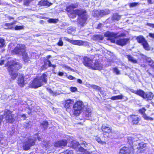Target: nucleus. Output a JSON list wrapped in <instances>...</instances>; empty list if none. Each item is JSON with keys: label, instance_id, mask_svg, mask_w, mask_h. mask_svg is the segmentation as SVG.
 Returning <instances> with one entry per match:
<instances>
[{"label": "nucleus", "instance_id": "1a4fd4ad", "mask_svg": "<svg viewBox=\"0 0 154 154\" xmlns=\"http://www.w3.org/2000/svg\"><path fill=\"white\" fill-rule=\"evenodd\" d=\"M140 96L146 100H151L154 97L153 94L151 92H144L142 90L141 91L139 92Z\"/></svg>", "mask_w": 154, "mask_h": 154}, {"label": "nucleus", "instance_id": "72a5a7b5", "mask_svg": "<svg viewBox=\"0 0 154 154\" xmlns=\"http://www.w3.org/2000/svg\"><path fill=\"white\" fill-rule=\"evenodd\" d=\"M121 16L118 15L117 14H114L112 17L113 20L118 21L121 18Z\"/></svg>", "mask_w": 154, "mask_h": 154}, {"label": "nucleus", "instance_id": "13d9d810", "mask_svg": "<svg viewBox=\"0 0 154 154\" xmlns=\"http://www.w3.org/2000/svg\"><path fill=\"white\" fill-rule=\"evenodd\" d=\"M149 36L152 38H154V33H149Z\"/></svg>", "mask_w": 154, "mask_h": 154}, {"label": "nucleus", "instance_id": "4468645a", "mask_svg": "<svg viewBox=\"0 0 154 154\" xmlns=\"http://www.w3.org/2000/svg\"><path fill=\"white\" fill-rule=\"evenodd\" d=\"M94 12L96 16H99L101 17L104 15L108 14L110 13L109 10L107 9H104L99 11L97 10L95 11Z\"/></svg>", "mask_w": 154, "mask_h": 154}, {"label": "nucleus", "instance_id": "c9c22d12", "mask_svg": "<svg viewBox=\"0 0 154 154\" xmlns=\"http://www.w3.org/2000/svg\"><path fill=\"white\" fill-rule=\"evenodd\" d=\"M146 109L144 108H142L141 109H140L139 110V112L141 113L143 117L145 119V118L144 117V116L145 115L146 116H147L146 114L145 113V112Z\"/></svg>", "mask_w": 154, "mask_h": 154}, {"label": "nucleus", "instance_id": "680f3d73", "mask_svg": "<svg viewBox=\"0 0 154 154\" xmlns=\"http://www.w3.org/2000/svg\"><path fill=\"white\" fill-rule=\"evenodd\" d=\"M77 82L80 83V84H82V81L80 79H78L77 80Z\"/></svg>", "mask_w": 154, "mask_h": 154}, {"label": "nucleus", "instance_id": "09e8293b", "mask_svg": "<svg viewBox=\"0 0 154 154\" xmlns=\"http://www.w3.org/2000/svg\"><path fill=\"white\" fill-rule=\"evenodd\" d=\"M57 44L58 46H62L63 45V42L62 41L61 37L60 38L59 41L57 43Z\"/></svg>", "mask_w": 154, "mask_h": 154}, {"label": "nucleus", "instance_id": "c03bdc74", "mask_svg": "<svg viewBox=\"0 0 154 154\" xmlns=\"http://www.w3.org/2000/svg\"><path fill=\"white\" fill-rule=\"evenodd\" d=\"M0 48L3 47L5 44V40L2 38H0Z\"/></svg>", "mask_w": 154, "mask_h": 154}, {"label": "nucleus", "instance_id": "a18cd8bd", "mask_svg": "<svg viewBox=\"0 0 154 154\" xmlns=\"http://www.w3.org/2000/svg\"><path fill=\"white\" fill-rule=\"evenodd\" d=\"M138 4V3L137 2H133L130 3L129 5V6L130 8H133L136 7Z\"/></svg>", "mask_w": 154, "mask_h": 154}, {"label": "nucleus", "instance_id": "79ce46f5", "mask_svg": "<svg viewBox=\"0 0 154 154\" xmlns=\"http://www.w3.org/2000/svg\"><path fill=\"white\" fill-rule=\"evenodd\" d=\"M134 139L131 137H128V142L129 144L131 145L134 141Z\"/></svg>", "mask_w": 154, "mask_h": 154}, {"label": "nucleus", "instance_id": "e433bc0d", "mask_svg": "<svg viewBox=\"0 0 154 154\" xmlns=\"http://www.w3.org/2000/svg\"><path fill=\"white\" fill-rule=\"evenodd\" d=\"M48 21L49 23H57L58 21V20L57 19H50Z\"/></svg>", "mask_w": 154, "mask_h": 154}, {"label": "nucleus", "instance_id": "3c124183", "mask_svg": "<svg viewBox=\"0 0 154 154\" xmlns=\"http://www.w3.org/2000/svg\"><path fill=\"white\" fill-rule=\"evenodd\" d=\"M64 154H73V152L72 150L68 149L64 152Z\"/></svg>", "mask_w": 154, "mask_h": 154}, {"label": "nucleus", "instance_id": "de8ad7c7", "mask_svg": "<svg viewBox=\"0 0 154 154\" xmlns=\"http://www.w3.org/2000/svg\"><path fill=\"white\" fill-rule=\"evenodd\" d=\"M75 30V28L69 27L67 30V32L68 33H71Z\"/></svg>", "mask_w": 154, "mask_h": 154}, {"label": "nucleus", "instance_id": "bf43d9fd", "mask_svg": "<svg viewBox=\"0 0 154 154\" xmlns=\"http://www.w3.org/2000/svg\"><path fill=\"white\" fill-rule=\"evenodd\" d=\"M68 78L70 80H73L74 79H75V77H73V76L71 75H69L68 77Z\"/></svg>", "mask_w": 154, "mask_h": 154}, {"label": "nucleus", "instance_id": "052dcab7", "mask_svg": "<svg viewBox=\"0 0 154 154\" xmlns=\"http://www.w3.org/2000/svg\"><path fill=\"white\" fill-rule=\"evenodd\" d=\"M149 70L147 71L148 74L149 75H151L152 76V77L154 78V73H152L150 72Z\"/></svg>", "mask_w": 154, "mask_h": 154}, {"label": "nucleus", "instance_id": "4d7b16f0", "mask_svg": "<svg viewBox=\"0 0 154 154\" xmlns=\"http://www.w3.org/2000/svg\"><path fill=\"white\" fill-rule=\"evenodd\" d=\"M146 25L150 27L154 28V24H152L149 23H147Z\"/></svg>", "mask_w": 154, "mask_h": 154}, {"label": "nucleus", "instance_id": "8fccbe9b", "mask_svg": "<svg viewBox=\"0 0 154 154\" xmlns=\"http://www.w3.org/2000/svg\"><path fill=\"white\" fill-rule=\"evenodd\" d=\"M142 90L139 89V90H137V91H135L133 90H131V91L132 92H133V93L136 94L139 96H140V94L139 92L140 91H141Z\"/></svg>", "mask_w": 154, "mask_h": 154}, {"label": "nucleus", "instance_id": "a878e982", "mask_svg": "<svg viewBox=\"0 0 154 154\" xmlns=\"http://www.w3.org/2000/svg\"><path fill=\"white\" fill-rule=\"evenodd\" d=\"M40 126L43 130L46 129L48 126V123L47 121H42L40 122Z\"/></svg>", "mask_w": 154, "mask_h": 154}, {"label": "nucleus", "instance_id": "473e14b6", "mask_svg": "<svg viewBox=\"0 0 154 154\" xmlns=\"http://www.w3.org/2000/svg\"><path fill=\"white\" fill-rule=\"evenodd\" d=\"M151 117H149L144 115V117L145 118V119L146 120H153L154 119V113L151 114Z\"/></svg>", "mask_w": 154, "mask_h": 154}, {"label": "nucleus", "instance_id": "0eeeda50", "mask_svg": "<svg viewBox=\"0 0 154 154\" xmlns=\"http://www.w3.org/2000/svg\"><path fill=\"white\" fill-rule=\"evenodd\" d=\"M136 39L138 43H140L143 45L146 50L148 51L150 50V47L143 36L139 35L137 37Z\"/></svg>", "mask_w": 154, "mask_h": 154}, {"label": "nucleus", "instance_id": "6e6552de", "mask_svg": "<svg viewBox=\"0 0 154 154\" xmlns=\"http://www.w3.org/2000/svg\"><path fill=\"white\" fill-rule=\"evenodd\" d=\"M2 113H4L3 117L7 122L11 123L15 121V117H14V115L11 114L9 110H6Z\"/></svg>", "mask_w": 154, "mask_h": 154}, {"label": "nucleus", "instance_id": "6ab92c4d", "mask_svg": "<svg viewBox=\"0 0 154 154\" xmlns=\"http://www.w3.org/2000/svg\"><path fill=\"white\" fill-rule=\"evenodd\" d=\"M72 44L79 46L87 45H88V43L87 42L85 41H83L82 40H73Z\"/></svg>", "mask_w": 154, "mask_h": 154}, {"label": "nucleus", "instance_id": "bb28decb", "mask_svg": "<svg viewBox=\"0 0 154 154\" xmlns=\"http://www.w3.org/2000/svg\"><path fill=\"white\" fill-rule=\"evenodd\" d=\"M146 60L148 63L149 65L151 67L152 69V71L154 72V61L150 58H148L146 59Z\"/></svg>", "mask_w": 154, "mask_h": 154}, {"label": "nucleus", "instance_id": "7c9ffc66", "mask_svg": "<svg viewBox=\"0 0 154 154\" xmlns=\"http://www.w3.org/2000/svg\"><path fill=\"white\" fill-rule=\"evenodd\" d=\"M23 58L25 62H28L29 60V57L28 56L27 53H26V51L22 54Z\"/></svg>", "mask_w": 154, "mask_h": 154}, {"label": "nucleus", "instance_id": "423d86ee", "mask_svg": "<svg viewBox=\"0 0 154 154\" xmlns=\"http://www.w3.org/2000/svg\"><path fill=\"white\" fill-rule=\"evenodd\" d=\"M125 35L123 33L117 35V34L110 32H105L104 34V36L108 38L112 43L115 42H116V38L117 37H124Z\"/></svg>", "mask_w": 154, "mask_h": 154}, {"label": "nucleus", "instance_id": "4c0bfd02", "mask_svg": "<svg viewBox=\"0 0 154 154\" xmlns=\"http://www.w3.org/2000/svg\"><path fill=\"white\" fill-rule=\"evenodd\" d=\"M95 38L96 40H102L103 39V37L101 35H97L95 36Z\"/></svg>", "mask_w": 154, "mask_h": 154}, {"label": "nucleus", "instance_id": "6e6d98bb", "mask_svg": "<svg viewBox=\"0 0 154 154\" xmlns=\"http://www.w3.org/2000/svg\"><path fill=\"white\" fill-rule=\"evenodd\" d=\"M44 63L45 64H48V66L49 67L51 66L52 65V64H51V61L48 60H47L45 61L44 62Z\"/></svg>", "mask_w": 154, "mask_h": 154}, {"label": "nucleus", "instance_id": "f03ea898", "mask_svg": "<svg viewBox=\"0 0 154 154\" xmlns=\"http://www.w3.org/2000/svg\"><path fill=\"white\" fill-rule=\"evenodd\" d=\"M47 82V75L46 74H43L40 77L34 79L32 82L29 83V86L31 88H36Z\"/></svg>", "mask_w": 154, "mask_h": 154}, {"label": "nucleus", "instance_id": "2eb2a0df", "mask_svg": "<svg viewBox=\"0 0 154 154\" xmlns=\"http://www.w3.org/2000/svg\"><path fill=\"white\" fill-rule=\"evenodd\" d=\"M103 65L101 63L98 61H95L93 62L91 69L101 70L103 69Z\"/></svg>", "mask_w": 154, "mask_h": 154}, {"label": "nucleus", "instance_id": "20e7f679", "mask_svg": "<svg viewBox=\"0 0 154 154\" xmlns=\"http://www.w3.org/2000/svg\"><path fill=\"white\" fill-rule=\"evenodd\" d=\"M84 107V103L82 101L76 102L73 106V114L76 116H79L82 112Z\"/></svg>", "mask_w": 154, "mask_h": 154}, {"label": "nucleus", "instance_id": "5701e85b", "mask_svg": "<svg viewBox=\"0 0 154 154\" xmlns=\"http://www.w3.org/2000/svg\"><path fill=\"white\" fill-rule=\"evenodd\" d=\"M74 102L72 100L68 99L65 101L64 107L66 108H69L74 104Z\"/></svg>", "mask_w": 154, "mask_h": 154}, {"label": "nucleus", "instance_id": "f704fd0d", "mask_svg": "<svg viewBox=\"0 0 154 154\" xmlns=\"http://www.w3.org/2000/svg\"><path fill=\"white\" fill-rule=\"evenodd\" d=\"M14 23H6L5 24V26H7V29H12L13 28V25Z\"/></svg>", "mask_w": 154, "mask_h": 154}, {"label": "nucleus", "instance_id": "f8f14e48", "mask_svg": "<svg viewBox=\"0 0 154 154\" xmlns=\"http://www.w3.org/2000/svg\"><path fill=\"white\" fill-rule=\"evenodd\" d=\"M35 139H29L27 141L23 143V149L26 150H28L30 148V146L35 144Z\"/></svg>", "mask_w": 154, "mask_h": 154}, {"label": "nucleus", "instance_id": "ea45409f", "mask_svg": "<svg viewBox=\"0 0 154 154\" xmlns=\"http://www.w3.org/2000/svg\"><path fill=\"white\" fill-rule=\"evenodd\" d=\"M95 139L98 142V143H99L102 144L103 145L106 144V142H105L102 141L101 140L100 138L99 137H95Z\"/></svg>", "mask_w": 154, "mask_h": 154}, {"label": "nucleus", "instance_id": "aec40b11", "mask_svg": "<svg viewBox=\"0 0 154 154\" xmlns=\"http://www.w3.org/2000/svg\"><path fill=\"white\" fill-rule=\"evenodd\" d=\"M17 83L21 87H23L24 85V77L22 74L20 75L18 78Z\"/></svg>", "mask_w": 154, "mask_h": 154}, {"label": "nucleus", "instance_id": "2f4dec72", "mask_svg": "<svg viewBox=\"0 0 154 154\" xmlns=\"http://www.w3.org/2000/svg\"><path fill=\"white\" fill-rule=\"evenodd\" d=\"M85 113L86 116L87 117L91 116L92 114L91 111V109L88 108H86Z\"/></svg>", "mask_w": 154, "mask_h": 154}, {"label": "nucleus", "instance_id": "ddd939ff", "mask_svg": "<svg viewBox=\"0 0 154 154\" xmlns=\"http://www.w3.org/2000/svg\"><path fill=\"white\" fill-rule=\"evenodd\" d=\"M120 154H133V149L132 148H130L124 147L120 151Z\"/></svg>", "mask_w": 154, "mask_h": 154}, {"label": "nucleus", "instance_id": "4be33fe9", "mask_svg": "<svg viewBox=\"0 0 154 154\" xmlns=\"http://www.w3.org/2000/svg\"><path fill=\"white\" fill-rule=\"evenodd\" d=\"M146 148V144L143 143V142H141L139 144L137 149H138L139 152H142L144 151Z\"/></svg>", "mask_w": 154, "mask_h": 154}, {"label": "nucleus", "instance_id": "a211bd4d", "mask_svg": "<svg viewBox=\"0 0 154 154\" xmlns=\"http://www.w3.org/2000/svg\"><path fill=\"white\" fill-rule=\"evenodd\" d=\"M67 143L66 140H64L61 141H57L54 144V146L55 147H62L66 145Z\"/></svg>", "mask_w": 154, "mask_h": 154}, {"label": "nucleus", "instance_id": "c756f323", "mask_svg": "<svg viewBox=\"0 0 154 154\" xmlns=\"http://www.w3.org/2000/svg\"><path fill=\"white\" fill-rule=\"evenodd\" d=\"M124 97V96L121 94L119 95H117L112 97L111 98V99L112 100H121L123 99Z\"/></svg>", "mask_w": 154, "mask_h": 154}, {"label": "nucleus", "instance_id": "49530a36", "mask_svg": "<svg viewBox=\"0 0 154 154\" xmlns=\"http://www.w3.org/2000/svg\"><path fill=\"white\" fill-rule=\"evenodd\" d=\"M91 87L93 89L100 91L101 90L100 88L98 86L95 85H92L91 86Z\"/></svg>", "mask_w": 154, "mask_h": 154}, {"label": "nucleus", "instance_id": "393cba45", "mask_svg": "<svg viewBox=\"0 0 154 154\" xmlns=\"http://www.w3.org/2000/svg\"><path fill=\"white\" fill-rule=\"evenodd\" d=\"M38 4L40 5L43 6H50L52 4L49 3L48 1L43 0L39 2Z\"/></svg>", "mask_w": 154, "mask_h": 154}, {"label": "nucleus", "instance_id": "603ef678", "mask_svg": "<svg viewBox=\"0 0 154 154\" xmlns=\"http://www.w3.org/2000/svg\"><path fill=\"white\" fill-rule=\"evenodd\" d=\"M63 40L65 41H68L71 43L72 44L73 43V40H71L70 39H69V38H67V37H65L63 38Z\"/></svg>", "mask_w": 154, "mask_h": 154}, {"label": "nucleus", "instance_id": "cd10ccee", "mask_svg": "<svg viewBox=\"0 0 154 154\" xmlns=\"http://www.w3.org/2000/svg\"><path fill=\"white\" fill-rule=\"evenodd\" d=\"M126 57L129 61L134 63H137V61L136 59L131 55H127Z\"/></svg>", "mask_w": 154, "mask_h": 154}, {"label": "nucleus", "instance_id": "864d4df0", "mask_svg": "<svg viewBox=\"0 0 154 154\" xmlns=\"http://www.w3.org/2000/svg\"><path fill=\"white\" fill-rule=\"evenodd\" d=\"M71 91L72 92H75L77 91V88L75 87H71L70 88Z\"/></svg>", "mask_w": 154, "mask_h": 154}, {"label": "nucleus", "instance_id": "dca6fc26", "mask_svg": "<svg viewBox=\"0 0 154 154\" xmlns=\"http://www.w3.org/2000/svg\"><path fill=\"white\" fill-rule=\"evenodd\" d=\"M101 129L103 132L109 133L112 131V128L108 125L103 124L102 125Z\"/></svg>", "mask_w": 154, "mask_h": 154}, {"label": "nucleus", "instance_id": "69168bd1", "mask_svg": "<svg viewBox=\"0 0 154 154\" xmlns=\"http://www.w3.org/2000/svg\"><path fill=\"white\" fill-rule=\"evenodd\" d=\"M147 1L149 4H152V0H147Z\"/></svg>", "mask_w": 154, "mask_h": 154}, {"label": "nucleus", "instance_id": "f3484780", "mask_svg": "<svg viewBox=\"0 0 154 154\" xmlns=\"http://www.w3.org/2000/svg\"><path fill=\"white\" fill-rule=\"evenodd\" d=\"M129 39L128 38H120L116 41V43L119 45L123 46L127 44Z\"/></svg>", "mask_w": 154, "mask_h": 154}, {"label": "nucleus", "instance_id": "5fc2aeb1", "mask_svg": "<svg viewBox=\"0 0 154 154\" xmlns=\"http://www.w3.org/2000/svg\"><path fill=\"white\" fill-rule=\"evenodd\" d=\"M23 26H16L15 27V30H21L23 29Z\"/></svg>", "mask_w": 154, "mask_h": 154}, {"label": "nucleus", "instance_id": "a19ab883", "mask_svg": "<svg viewBox=\"0 0 154 154\" xmlns=\"http://www.w3.org/2000/svg\"><path fill=\"white\" fill-rule=\"evenodd\" d=\"M31 123V122H27L25 123L24 124V127L28 128H31V126L30 124Z\"/></svg>", "mask_w": 154, "mask_h": 154}, {"label": "nucleus", "instance_id": "e2e57ef3", "mask_svg": "<svg viewBox=\"0 0 154 154\" xmlns=\"http://www.w3.org/2000/svg\"><path fill=\"white\" fill-rule=\"evenodd\" d=\"M63 75V72H59L58 73V75L60 76H62Z\"/></svg>", "mask_w": 154, "mask_h": 154}, {"label": "nucleus", "instance_id": "58836bf2", "mask_svg": "<svg viewBox=\"0 0 154 154\" xmlns=\"http://www.w3.org/2000/svg\"><path fill=\"white\" fill-rule=\"evenodd\" d=\"M113 71L114 73H115L117 75H119L120 74V71L117 67L113 68Z\"/></svg>", "mask_w": 154, "mask_h": 154}, {"label": "nucleus", "instance_id": "338daca9", "mask_svg": "<svg viewBox=\"0 0 154 154\" xmlns=\"http://www.w3.org/2000/svg\"><path fill=\"white\" fill-rule=\"evenodd\" d=\"M4 64V61H1L0 62V65H2Z\"/></svg>", "mask_w": 154, "mask_h": 154}, {"label": "nucleus", "instance_id": "9b49d317", "mask_svg": "<svg viewBox=\"0 0 154 154\" xmlns=\"http://www.w3.org/2000/svg\"><path fill=\"white\" fill-rule=\"evenodd\" d=\"M82 61L85 66L89 69H92L94 62L92 59L86 57H84Z\"/></svg>", "mask_w": 154, "mask_h": 154}, {"label": "nucleus", "instance_id": "9d476101", "mask_svg": "<svg viewBox=\"0 0 154 154\" xmlns=\"http://www.w3.org/2000/svg\"><path fill=\"white\" fill-rule=\"evenodd\" d=\"M16 54H23L25 51V46L24 45L18 44L14 50Z\"/></svg>", "mask_w": 154, "mask_h": 154}, {"label": "nucleus", "instance_id": "39448f33", "mask_svg": "<svg viewBox=\"0 0 154 154\" xmlns=\"http://www.w3.org/2000/svg\"><path fill=\"white\" fill-rule=\"evenodd\" d=\"M71 146L74 148H77L79 145H82V146H80L78 148V150L80 152H85L87 150V149H85L83 147L87 148H89L88 144L83 141H80V143L75 141H73L71 142Z\"/></svg>", "mask_w": 154, "mask_h": 154}, {"label": "nucleus", "instance_id": "0e129e2a", "mask_svg": "<svg viewBox=\"0 0 154 154\" xmlns=\"http://www.w3.org/2000/svg\"><path fill=\"white\" fill-rule=\"evenodd\" d=\"M21 116L24 119L26 118V116L24 114L21 115Z\"/></svg>", "mask_w": 154, "mask_h": 154}, {"label": "nucleus", "instance_id": "f257e3e1", "mask_svg": "<svg viewBox=\"0 0 154 154\" xmlns=\"http://www.w3.org/2000/svg\"><path fill=\"white\" fill-rule=\"evenodd\" d=\"M8 64L9 74L12 79H14L18 75L17 70L20 69L21 66L20 63L15 61L9 62Z\"/></svg>", "mask_w": 154, "mask_h": 154}, {"label": "nucleus", "instance_id": "b1692460", "mask_svg": "<svg viewBox=\"0 0 154 154\" xmlns=\"http://www.w3.org/2000/svg\"><path fill=\"white\" fill-rule=\"evenodd\" d=\"M131 118L132 119V122L134 124H137L138 122L141 119V117H138L137 116L132 115L131 116Z\"/></svg>", "mask_w": 154, "mask_h": 154}, {"label": "nucleus", "instance_id": "774afa93", "mask_svg": "<svg viewBox=\"0 0 154 154\" xmlns=\"http://www.w3.org/2000/svg\"><path fill=\"white\" fill-rule=\"evenodd\" d=\"M8 19L9 20H11V19H13V18L11 17H8Z\"/></svg>", "mask_w": 154, "mask_h": 154}, {"label": "nucleus", "instance_id": "412c9836", "mask_svg": "<svg viewBox=\"0 0 154 154\" xmlns=\"http://www.w3.org/2000/svg\"><path fill=\"white\" fill-rule=\"evenodd\" d=\"M0 144L6 146L7 144V140L2 133L0 132Z\"/></svg>", "mask_w": 154, "mask_h": 154}, {"label": "nucleus", "instance_id": "c85d7f7f", "mask_svg": "<svg viewBox=\"0 0 154 154\" xmlns=\"http://www.w3.org/2000/svg\"><path fill=\"white\" fill-rule=\"evenodd\" d=\"M78 7V5L76 4H72L69 5L66 8V11L69 12L70 10H72L73 9L76 8Z\"/></svg>", "mask_w": 154, "mask_h": 154}, {"label": "nucleus", "instance_id": "7ed1b4c3", "mask_svg": "<svg viewBox=\"0 0 154 154\" xmlns=\"http://www.w3.org/2000/svg\"><path fill=\"white\" fill-rule=\"evenodd\" d=\"M74 13L79 15V19L78 22L80 26H83L86 23L88 17V15L87 14L86 11L83 9L76 10L74 11Z\"/></svg>", "mask_w": 154, "mask_h": 154}, {"label": "nucleus", "instance_id": "37998d69", "mask_svg": "<svg viewBox=\"0 0 154 154\" xmlns=\"http://www.w3.org/2000/svg\"><path fill=\"white\" fill-rule=\"evenodd\" d=\"M63 67L65 68L68 71H71L73 72H75L74 70L73 69L71 68L70 67L67 66L66 65H65L63 66Z\"/></svg>", "mask_w": 154, "mask_h": 154}]
</instances>
